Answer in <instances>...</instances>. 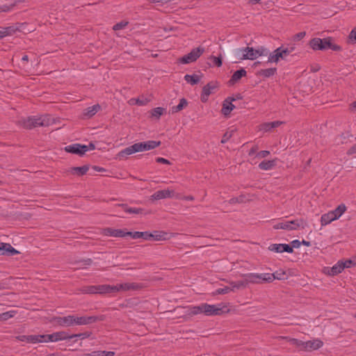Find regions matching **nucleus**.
<instances>
[{
  "label": "nucleus",
  "instance_id": "nucleus-1",
  "mask_svg": "<svg viewBox=\"0 0 356 356\" xmlns=\"http://www.w3.org/2000/svg\"><path fill=\"white\" fill-rule=\"evenodd\" d=\"M161 145L160 141L148 140L146 142L135 143L125 149L121 150L118 154V157L120 159L127 158V156L131 155L136 152L147 151L153 149Z\"/></svg>",
  "mask_w": 356,
  "mask_h": 356
},
{
  "label": "nucleus",
  "instance_id": "nucleus-2",
  "mask_svg": "<svg viewBox=\"0 0 356 356\" xmlns=\"http://www.w3.org/2000/svg\"><path fill=\"white\" fill-rule=\"evenodd\" d=\"M308 223L302 218H281L275 222L273 227L274 229H284L286 231L298 230L308 227Z\"/></svg>",
  "mask_w": 356,
  "mask_h": 356
},
{
  "label": "nucleus",
  "instance_id": "nucleus-3",
  "mask_svg": "<svg viewBox=\"0 0 356 356\" xmlns=\"http://www.w3.org/2000/svg\"><path fill=\"white\" fill-rule=\"evenodd\" d=\"M56 322L60 326L70 327L73 325H88L96 321L95 316H77L69 315L63 317H56Z\"/></svg>",
  "mask_w": 356,
  "mask_h": 356
},
{
  "label": "nucleus",
  "instance_id": "nucleus-4",
  "mask_svg": "<svg viewBox=\"0 0 356 356\" xmlns=\"http://www.w3.org/2000/svg\"><path fill=\"white\" fill-rule=\"evenodd\" d=\"M221 310V308L216 305L202 303L197 306L191 307L188 309V315L193 316L199 314H204L207 316L219 315Z\"/></svg>",
  "mask_w": 356,
  "mask_h": 356
},
{
  "label": "nucleus",
  "instance_id": "nucleus-5",
  "mask_svg": "<svg viewBox=\"0 0 356 356\" xmlns=\"http://www.w3.org/2000/svg\"><path fill=\"white\" fill-rule=\"evenodd\" d=\"M333 38L332 37H327L324 38H313V50L326 51L332 49L334 51H340L342 47L337 44L332 42Z\"/></svg>",
  "mask_w": 356,
  "mask_h": 356
},
{
  "label": "nucleus",
  "instance_id": "nucleus-6",
  "mask_svg": "<svg viewBox=\"0 0 356 356\" xmlns=\"http://www.w3.org/2000/svg\"><path fill=\"white\" fill-rule=\"evenodd\" d=\"M70 339V335L63 331L56 332L51 334H40V343Z\"/></svg>",
  "mask_w": 356,
  "mask_h": 356
},
{
  "label": "nucleus",
  "instance_id": "nucleus-7",
  "mask_svg": "<svg viewBox=\"0 0 356 356\" xmlns=\"http://www.w3.org/2000/svg\"><path fill=\"white\" fill-rule=\"evenodd\" d=\"M236 55L241 60H254L259 57L258 51L249 47L238 49Z\"/></svg>",
  "mask_w": 356,
  "mask_h": 356
},
{
  "label": "nucleus",
  "instance_id": "nucleus-8",
  "mask_svg": "<svg viewBox=\"0 0 356 356\" xmlns=\"http://www.w3.org/2000/svg\"><path fill=\"white\" fill-rule=\"evenodd\" d=\"M204 52V49L202 47L194 48L190 53L180 58V62L183 64L193 63Z\"/></svg>",
  "mask_w": 356,
  "mask_h": 356
},
{
  "label": "nucleus",
  "instance_id": "nucleus-9",
  "mask_svg": "<svg viewBox=\"0 0 356 356\" xmlns=\"http://www.w3.org/2000/svg\"><path fill=\"white\" fill-rule=\"evenodd\" d=\"M65 150L69 153L82 156L89 150V147L86 145L76 143L66 146Z\"/></svg>",
  "mask_w": 356,
  "mask_h": 356
},
{
  "label": "nucleus",
  "instance_id": "nucleus-10",
  "mask_svg": "<svg viewBox=\"0 0 356 356\" xmlns=\"http://www.w3.org/2000/svg\"><path fill=\"white\" fill-rule=\"evenodd\" d=\"M115 293L120 291H136L140 289V286L134 282H126L114 285Z\"/></svg>",
  "mask_w": 356,
  "mask_h": 356
},
{
  "label": "nucleus",
  "instance_id": "nucleus-11",
  "mask_svg": "<svg viewBox=\"0 0 356 356\" xmlns=\"http://www.w3.org/2000/svg\"><path fill=\"white\" fill-rule=\"evenodd\" d=\"M268 249L270 251L277 252V253H282L284 252L291 253L293 252L292 247H291L289 244H282V243H273L268 246Z\"/></svg>",
  "mask_w": 356,
  "mask_h": 356
},
{
  "label": "nucleus",
  "instance_id": "nucleus-12",
  "mask_svg": "<svg viewBox=\"0 0 356 356\" xmlns=\"http://www.w3.org/2000/svg\"><path fill=\"white\" fill-rule=\"evenodd\" d=\"M175 196V192L169 188L165 190H161L155 192L152 196V200H158L168 197H172Z\"/></svg>",
  "mask_w": 356,
  "mask_h": 356
},
{
  "label": "nucleus",
  "instance_id": "nucleus-13",
  "mask_svg": "<svg viewBox=\"0 0 356 356\" xmlns=\"http://www.w3.org/2000/svg\"><path fill=\"white\" fill-rule=\"evenodd\" d=\"M218 87L217 83L215 82H209L202 88L201 95V100L205 102L208 99V97L211 94L212 91Z\"/></svg>",
  "mask_w": 356,
  "mask_h": 356
},
{
  "label": "nucleus",
  "instance_id": "nucleus-14",
  "mask_svg": "<svg viewBox=\"0 0 356 356\" xmlns=\"http://www.w3.org/2000/svg\"><path fill=\"white\" fill-rule=\"evenodd\" d=\"M52 119L49 115H43L40 117L35 116L33 120L34 127H47L51 124Z\"/></svg>",
  "mask_w": 356,
  "mask_h": 356
},
{
  "label": "nucleus",
  "instance_id": "nucleus-15",
  "mask_svg": "<svg viewBox=\"0 0 356 356\" xmlns=\"http://www.w3.org/2000/svg\"><path fill=\"white\" fill-rule=\"evenodd\" d=\"M343 270L344 266H342V264H341V261H339L334 266H333L330 268L329 267H325L323 270V272L328 275L334 276L339 274Z\"/></svg>",
  "mask_w": 356,
  "mask_h": 356
},
{
  "label": "nucleus",
  "instance_id": "nucleus-16",
  "mask_svg": "<svg viewBox=\"0 0 356 356\" xmlns=\"http://www.w3.org/2000/svg\"><path fill=\"white\" fill-rule=\"evenodd\" d=\"M19 253V251L12 247L10 244L0 243V255L13 256Z\"/></svg>",
  "mask_w": 356,
  "mask_h": 356
},
{
  "label": "nucleus",
  "instance_id": "nucleus-17",
  "mask_svg": "<svg viewBox=\"0 0 356 356\" xmlns=\"http://www.w3.org/2000/svg\"><path fill=\"white\" fill-rule=\"evenodd\" d=\"M102 233L105 236L123 238L125 237L126 231L125 229L108 227L104 229Z\"/></svg>",
  "mask_w": 356,
  "mask_h": 356
},
{
  "label": "nucleus",
  "instance_id": "nucleus-18",
  "mask_svg": "<svg viewBox=\"0 0 356 356\" xmlns=\"http://www.w3.org/2000/svg\"><path fill=\"white\" fill-rule=\"evenodd\" d=\"M284 122L282 121H274L271 122H264L259 125V130L264 132L270 131L273 129L277 128Z\"/></svg>",
  "mask_w": 356,
  "mask_h": 356
},
{
  "label": "nucleus",
  "instance_id": "nucleus-19",
  "mask_svg": "<svg viewBox=\"0 0 356 356\" xmlns=\"http://www.w3.org/2000/svg\"><path fill=\"white\" fill-rule=\"evenodd\" d=\"M16 339L20 341H26L30 343H40V334L19 335L16 337Z\"/></svg>",
  "mask_w": 356,
  "mask_h": 356
},
{
  "label": "nucleus",
  "instance_id": "nucleus-20",
  "mask_svg": "<svg viewBox=\"0 0 356 356\" xmlns=\"http://www.w3.org/2000/svg\"><path fill=\"white\" fill-rule=\"evenodd\" d=\"M234 100V99H231L228 97L224 101L222 108L221 110V112L224 115H228L231 113V111L235 108V106L232 103V102Z\"/></svg>",
  "mask_w": 356,
  "mask_h": 356
},
{
  "label": "nucleus",
  "instance_id": "nucleus-21",
  "mask_svg": "<svg viewBox=\"0 0 356 356\" xmlns=\"http://www.w3.org/2000/svg\"><path fill=\"white\" fill-rule=\"evenodd\" d=\"M245 277L244 281L246 286L248 284H261L259 275L258 273H248L243 275Z\"/></svg>",
  "mask_w": 356,
  "mask_h": 356
},
{
  "label": "nucleus",
  "instance_id": "nucleus-22",
  "mask_svg": "<svg viewBox=\"0 0 356 356\" xmlns=\"http://www.w3.org/2000/svg\"><path fill=\"white\" fill-rule=\"evenodd\" d=\"M98 294H106L115 293L114 285L102 284L97 285Z\"/></svg>",
  "mask_w": 356,
  "mask_h": 356
},
{
  "label": "nucleus",
  "instance_id": "nucleus-23",
  "mask_svg": "<svg viewBox=\"0 0 356 356\" xmlns=\"http://www.w3.org/2000/svg\"><path fill=\"white\" fill-rule=\"evenodd\" d=\"M89 168L87 165H83L81 167H74L71 168L68 172H70L72 175H76L78 176H81L88 172Z\"/></svg>",
  "mask_w": 356,
  "mask_h": 356
},
{
  "label": "nucleus",
  "instance_id": "nucleus-24",
  "mask_svg": "<svg viewBox=\"0 0 356 356\" xmlns=\"http://www.w3.org/2000/svg\"><path fill=\"white\" fill-rule=\"evenodd\" d=\"M100 108L101 106L99 104L90 106L85 110L83 115L88 118H90L96 114L100 110Z\"/></svg>",
  "mask_w": 356,
  "mask_h": 356
},
{
  "label": "nucleus",
  "instance_id": "nucleus-25",
  "mask_svg": "<svg viewBox=\"0 0 356 356\" xmlns=\"http://www.w3.org/2000/svg\"><path fill=\"white\" fill-rule=\"evenodd\" d=\"M280 48H277L270 54L268 59V63H277L282 59V53H280Z\"/></svg>",
  "mask_w": 356,
  "mask_h": 356
},
{
  "label": "nucleus",
  "instance_id": "nucleus-26",
  "mask_svg": "<svg viewBox=\"0 0 356 356\" xmlns=\"http://www.w3.org/2000/svg\"><path fill=\"white\" fill-rule=\"evenodd\" d=\"M117 206L118 207H121L122 208H123L124 211L126 213H128L140 214V213H142L143 211V209H141V208H131V207H129L125 204H119Z\"/></svg>",
  "mask_w": 356,
  "mask_h": 356
},
{
  "label": "nucleus",
  "instance_id": "nucleus-27",
  "mask_svg": "<svg viewBox=\"0 0 356 356\" xmlns=\"http://www.w3.org/2000/svg\"><path fill=\"white\" fill-rule=\"evenodd\" d=\"M346 211V207L344 204H341L338 205V207L333 211H331L332 214H333V218H335L336 220L339 219L342 214Z\"/></svg>",
  "mask_w": 356,
  "mask_h": 356
},
{
  "label": "nucleus",
  "instance_id": "nucleus-28",
  "mask_svg": "<svg viewBox=\"0 0 356 356\" xmlns=\"http://www.w3.org/2000/svg\"><path fill=\"white\" fill-rule=\"evenodd\" d=\"M33 120H35V116L23 118L19 121V123L23 127L31 129L34 128Z\"/></svg>",
  "mask_w": 356,
  "mask_h": 356
},
{
  "label": "nucleus",
  "instance_id": "nucleus-29",
  "mask_svg": "<svg viewBox=\"0 0 356 356\" xmlns=\"http://www.w3.org/2000/svg\"><path fill=\"white\" fill-rule=\"evenodd\" d=\"M276 165L275 160L264 161L259 165V168L263 170H271Z\"/></svg>",
  "mask_w": 356,
  "mask_h": 356
},
{
  "label": "nucleus",
  "instance_id": "nucleus-30",
  "mask_svg": "<svg viewBox=\"0 0 356 356\" xmlns=\"http://www.w3.org/2000/svg\"><path fill=\"white\" fill-rule=\"evenodd\" d=\"M335 220L336 218H333V214H332L331 211H329L327 213H324L323 215H322L321 218V222L322 225H328Z\"/></svg>",
  "mask_w": 356,
  "mask_h": 356
},
{
  "label": "nucleus",
  "instance_id": "nucleus-31",
  "mask_svg": "<svg viewBox=\"0 0 356 356\" xmlns=\"http://www.w3.org/2000/svg\"><path fill=\"white\" fill-rule=\"evenodd\" d=\"M115 353L113 351L97 350L90 353H86L83 356H114Z\"/></svg>",
  "mask_w": 356,
  "mask_h": 356
},
{
  "label": "nucleus",
  "instance_id": "nucleus-32",
  "mask_svg": "<svg viewBox=\"0 0 356 356\" xmlns=\"http://www.w3.org/2000/svg\"><path fill=\"white\" fill-rule=\"evenodd\" d=\"M246 75V71L244 69H241L236 71L230 79V82L235 83L238 81L243 76Z\"/></svg>",
  "mask_w": 356,
  "mask_h": 356
},
{
  "label": "nucleus",
  "instance_id": "nucleus-33",
  "mask_svg": "<svg viewBox=\"0 0 356 356\" xmlns=\"http://www.w3.org/2000/svg\"><path fill=\"white\" fill-rule=\"evenodd\" d=\"M187 104L188 102L186 99H181L178 105L172 106L171 108L172 113H175L181 111L184 108H185L187 106Z\"/></svg>",
  "mask_w": 356,
  "mask_h": 356
},
{
  "label": "nucleus",
  "instance_id": "nucleus-34",
  "mask_svg": "<svg viewBox=\"0 0 356 356\" xmlns=\"http://www.w3.org/2000/svg\"><path fill=\"white\" fill-rule=\"evenodd\" d=\"M79 291L86 294H97L98 293L97 285L83 286L79 289Z\"/></svg>",
  "mask_w": 356,
  "mask_h": 356
},
{
  "label": "nucleus",
  "instance_id": "nucleus-35",
  "mask_svg": "<svg viewBox=\"0 0 356 356\" xmlns=\"http://www.w3.org/2000/svg\"><path fill=\"white\" fill-rule=\"evenodd\" d=\"M184 80L191 85H195L200 81V76L197 74H186L184 76Z\"/></svg>",
  "mask_w": 356,
  "mask_h": 356
},
{
  "label": "nucleus",
  "instance_id": "nucleus-36",
  "mask_svg": "<svg viewBox=\"0 0 356 356\" xmlns=\"http://www.w3.org/2000/svg\"><path fill=\"white\" fill-rule=\"evenodd\" d=\"M277 71V69L275 67L273 68H268L261 70L259 72V74L264 77H270L273 76Z\"/></svg>",
  "mask_w": 356,
  "mask_h": 356
},
{
  "label": "nucleus",
  "instance_id": "nucleus-37",
  "mask_svg": "<svg viewBox=\"0 0 356 356\" xmlns=\"http://www.w3.org/2000/svg\"><path fill=\"white\" fill-rule=\"evenodd\" d=\"M229 283L231 286V289H233V291H234L235 289H240L246 287V284L244 280L237 282H229Z\"/></svg>",
  "mask_w": 356,
  "mask_h": 356
},
{
  "label": "nucleus",
  "instance_id": "nucleus-38",
  "mask_svg": "<svg viewBox=\"0 0 356 356\" xmlns=\"http://www.w3.org/2000/svg\"><path fill=\"white\" fill-rule=\"evenodd\" d=\"M260 281L261 283L268 282L270 283L274 280V277L273 276V273H261L259 274Z\"/></svg>",
  "mask_w": 356,
  "mask_h": 356
},
{
  "label": "nucleus",
  "instance_id": "nucleus-39",
  "mask_svg": "<svg viewBox=\"0 0 356 356\" xmlns=\"http://www.w3.org/2000/svg\"><path fill=\"white\" fill-rule=\"evenodd\" d=\"M273 276L274 277V280H285L287 278L286 272L282 269H280V270L275 271V273H273Z\"/></svg>",
  "mask_w": 356,
  "mask_h": 356
},
{
  "label": "nucleus",
  "instance_id": "nucleus-40",
  "mask_svg": "<svg viewBox=\"0 0 356 356\" xmlns=\"http://www.w3.org/2000/svg\"><path fill=\"white\" fill-rule=\"evenodd\" d=\"M15 31V29L12 26L3 28L2 30H0V39L3 38L8 35H11Z\"/></svg>",
  "mask_w": 356,
  "mask_h": 356
},
{
  "label": "nucleus",
  "instance_id": "nucleus-41",
  "mask_svg": "<svg viewBox=\"0 0 356 356\" xmlns=\"http://www.w3.org/2000/svg\"><path fill=\"white\" fill-rule=\"evenodd\" d=\"M323 345V342L318 339H313V356H316L318 355V353H316L320 348H321Z\"/></svg>",
  "mask_w": 356,
  "mask_h": 356
},
{
  "label": "nucleus",
  "instance_id": "nucleus-42",
  "mask_svg": "<svg viewBox=\"0 0 356 356\" xmlns=\"http://www.w3.org/2000/svg\"><path fill=\"white\" fill-rule=\"evenodd\" d=\"M248 200L246 199V197L243 195H241L236 197H233L229 200V202L232 204H236V203H243L245 202Z\"/></svg>",
  "mask_w": 356,
  "mask_h": 356
},
{
  "label": "nucleus",
  "instance_id": "nucleus-43",
  "mask_svg": "<svg viewBox=\"0 0 356 356\" xmlns=\"http://www.w3.org/2000/svg\"><path fill=\"white\" fill-rule=\"evenodd\" d=\"M15 314V312H14V311H10V312H6L2 313L1 314H0V320L1 321H6V320L13 317Z\"/></svg>",
  "mask_w": 356,
  "mask_h": 356
},
{
  "label": "nucleus",
  "instance_id": "nucleus-44",
  "mask_svg": "<svg viewBox=\"0 0 356 356\" xmlns=\"http://www.w3.org/2000/svg\"><path fill=\"white\" fill-rule=\"evenodd\" d=\"M230 291H233V289H231L230 286H225L224 288L218 289L214 293V295L219 294H226L229 293Z\"/></svg>",
  "mask_w": 356,
  "mask_h": 356
},
{
  "label": "nucleus",
  "instance_id": "nucleus-45",
  "mask_svg": "<svg viewBox=\"0 0 356 356\" xmlns=\"http://www.w3.org/2000/svg\"><path fill=\"white\" fill-rule=\"evenodd\" d=\"M340 261H341V264H342V266H344V269L346 268H350L352 266H356V261L352 260L350 259H347L344 261L342 260H340Z\"/></svg>",
  "mask_w": 356,
  "mask_h": 356
},
{
  "label": "nucleus",
  "instance_id": "nucleus-46",
  "mask_svg": "<svg viewBox=\"0 0 356 356\" xmlns=\"http://www.w3.org/2000/svg\"><path fill=\"white\" fill-rule=\"evenodd\" d=\"M144 234H143V232H126L125 236H131L132 238H142V236Z\"/></svg>",
  "mask_w": 356,
  "mask_h": 356
},
{
  "label": "nucleus",
  "instance_id": "nucleus-47",
  "mask_svg": "<svg viewBox=\"0 0 356 356\" xmlns=\"http://www.w3.org/2000/svg\"><path fill=\"white\" fill-rule=\"evenodd\" d=\"M127 24H128L127 22L122 21V22H120L115 24L113 26V29L114 31L122 30V29H124L127 26Z\"/></svg>",
  "mask_w": 356,
  "mask_h": 356
},
{
  "label": "nucleus",
  "instance_id": "nucleus-48",
  "mask_svg": "<svg viewBox=\"0 0 356 356\" xmlns=\"http://www.w3.org/2000/svg\"><path fill=\"white\" fill-rule=\"evenodd\" d=\"M164 109L161 107H156L152 111V115L156 118H159L163 113Z\"/></svg>",
  "mask_w": 356,
  "mask_h": 356
},
{
  "label": "nucleus",
  "instance_id": "nucleus-49",
  "mask_svg": "<svg viewBox=\"0 0 356 356\" xmlns=\"http://www.w3.org/2000/svg\"><path fill=\"white\" fill-rule=\"evenodd\" d=\"M306 35V32L302 31L297 34H295L291 40L293 42H298L301 40Z\"/></svg>",
  "mask_w": 356,
  "mask_h": 356
},
{
  "label": "nucleus",
  "instance_id": "nucleus-50",
  "mask_svg": "<svg viewBox=\"0 0 356 356\" xmlns=\"http://www.w3.org/2000/svg\"><path fill=\"white\" fill-rule=\"evenodd\" d=\"M143 234H144L142 236V238H143L145 240H149L152 238H154L155 240H159L160 237L158 235H153L152 234H150L147 232H143Z\"/></svg>",
  "mask_w": 356,
  "mask_h": 356
},
{
  "label": "nucleus",
  "instance_id": "nucleus-51",
  "mask_svg": "<svg viewBox=\"0 0 356 356\" xmlns=\"http://www.w3.org/2000/svg\"><path fill=\"white\" fill-rule=\"evenodd\" d=\"M348 38L351 43L356 44V27L353 28L349 33Z\"/></svg>",
  "mask_w": 356,
  "mask_h": 356
},
{
  "label": "nucleus",
  "instance_id": "nucleus-52",
  "mask_svg": "<svg viewBox=\"0 0 356 356\" xmlns=\"http://www.w3.org/2000/svg\"><path fill=\"white\" fill-rule=\"evenodd\" d=\"M131 101H135L136 104L140 106L145 105L149 102V99H147L146 98H138V99H131Z\"/></svg>",
  "mask_w": 356,
  "mask_h": 356
},
{
  "label": "nucleus",
  "instance_id": "nucleus-53",
  "mask_svg": "<svg viewBox=\"0 0 356 356\" xmlns=\"http://www.w3.org/2000/svg\"><path fill=\"white\" fill-rule=\"evenodd\" d=\"M89 336H90V334L87 332L74 334L70 335V339L75 338V337H79V338L83 339L88 338Z\"/></svg>",
  "mask_w": 356,
  "mask_h": 356
},
{
  "label": "nucleus",
  "instance_id": "nucleus-54",
  "mask_svg": "<svg viewBox=\"0 0 356 356\" xmlns=\"http://www.w3.org/2000/svg\"><path fill=\"white\" fill-rule=\"evenodd\" d=\"M232 134L230 131H227L222 136V138L221 140L222 143H225L228 141V140L232 137Z\"/></svg>",
  "mask_w": 356,
  "mask_h": 356
},
{
  "label": "nucleus",
  "instance_id": "nucleus-55",
  "mask_svg": "<svg viewBox=\"0 0 356 356\" xmlns=\"http://www.w3.org/2000/svg\"><path fill=\"white\" fill-rule=\"evenodd\" d=\"M280 53H282V60L286 59V58L290 54L289 53V51L286 49V48L283 47H280Z\"/></svg>",
  "mask_w": 356,
  "mask_h": 356
},
{
  "label": "nucleus",
  "instance_id": "nucleus-56",
  "mask_svg": "<svg viewBox=\"0 0 356 356\" xmlns=\"http://www.w3.org/2000/svg\"><path fill=\"white\" fill-rule=\"evenodd\" d=\"M280 53H282V60L286 59V58L290 54L289 53V51L286 49V48L283 47H280Z\"/></svg>",
  "mask_w": 356,
  "mask_h": 356
},
{
  "label": "nucleus",
  "instance_id": "nucleus-57",
  "mask_svg": "<svg viewBox=\"0 0 356 356\" xmlns=\"http://www.w3.org/2000/svg\"><path fill=\"white\" fill-rule=\"evenodd\" d=\"M270 154V152L269 151H266V150H263V151H260L259 152H258L257 154V157L258 158H266L267 157L268 155Z\"/></svg>",
  "mask_w": 356,
  "mask_h": 356
},
{
  "label": "nucleus",
  "instance_id": "nucleus-58",
  "mask_svg": "<svg viewBox=\"0 0 356 356\" xmlns=\"http://www.w3.org/2000/svg\"><path fill=\"white\" fill-rule=\"evenodd\" d=\"M156 161L157 163H163V164H167V165H170L171 164V163L170 162L169 160L168 159H165L164 158H162V157H158L156 159Z\"/></svg>",
  "mask_w": 356,
  "mask_h": 356
},
{
  "label": "nucleus",
  "instance_id": "nucleus-59",
  "mask_svg": "<svg viewBox=\"0 0 356 356\" xmlns=\"http://www.w3.org/2000/svg\"><path fill=\"white\" fill-rule=\"evenodd\" d=\"M213 60V63L218 66V67H220L222 65V60L220 57H216V56H212L211 58Z\"/></svg>",
  "mask_w": 356,
  "mask_h": 356
},
{
  "label": "nucleus",
  "instance_id": "nucleus-60",
  "mask_svg": "<svg viewBox=\"0 0 356 356\" xmlns=\"http://www.w3.org/2000/svg\"><path fill=\"white\" fill-rule=\"evenodd\" d=\"M256 51H258L259 56H266V55L268 54L267 49L264 48V47H260V48L256 49Z\"/></svg>",
  "mask_w": 356,
  "mask_h": 356
},
{
  "label": "nucleus",
  "instance_id": "nucleus-61",
  "mask_svg": "<svg viewBox=\"0 0 356 356\" xmlns=\"http://www.w3.org/2000/svg\"><path fill=\"white\" fill-rule=\"evenodd\" d=\"M356 153V143L353 145L348 151L347 154L348 155H352L353 154Z\"/></svg>",
  "mask_w": 356,
  "mask_h": 356
},
{
  "label": "nucleus",
  "instance_id": "nucleus-62",
  "mask_svg": "<svg viewBox=\"0 0 356 356\" xmlns=\"http://www.w3.org/2000/svg\"><path fill=\"white\" fill-rule=\"evenodd\" d=\"M341 137L343 140L348 139L350 137H353V136L350 132L342 133Z\"/></svg>",
  "mask_w": 356,
  "mask_h": 356
},
{
  "label": "nucleus",
  "instance_id": "nucleus-63",
  "mask_svg": "<svg viewBox=\"0 0 356 356\" xmlns=\"http://www.w3.org/2000/svg\"><path fill=\"white\" fill-rule=\"evenodd\" d=\"M300 243H300L298 240H294V241H293L291 242V247H292V249H293V248H299V247H300Z\"/></svg>",
  "mask_w": 356,
  "mask_h": 356
},
{
  "label": "nucleus",
  "instance_id": "nucleus-64",
  "mask_svg": "<svg viewBox=\"0 0 356 356\" xmlns=\"http://www.w3.org/2000/svg\"><path fill=\"white\" fill-rule=\"evenodd\" d=\"M289 341H290L291 344L297 346H298L301 343V341H299L298 339H291L289 340Z\"/></svg>",
  "mask_w": 356,
  "mask_h": 356
}]
</instances>
